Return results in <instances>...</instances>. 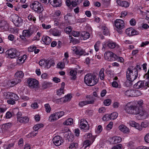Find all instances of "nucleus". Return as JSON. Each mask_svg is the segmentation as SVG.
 Listing matches in <instances>:
<instances>
[{
  "mask_svg": "<svg viewBox=\"0 0 149 149\" xmlns=\"http://www.w3.org/2000/svg\"><path fill=\"white\" fill-rule=\"evenodd\" d=\"M43 125L42 124H36L33 127V129L34 130L35 133H32V136H34L36 135L38 133L37 130L40 128L42 127Z\"/></svg>",
  "mask_w": 149,
  "mask_h": 149,
  "instance_id": "412c9836",
  "label": "nucleus"
},
{
  "mask_svg": "<svg viewBox=\"0 0 149 149\" xmlns=\"http://www.w3.org/2000/svg\"><path fill=\"white\" fill-rule=\"evenodd\" d=\"M101 42L100 41L97 42L94 45L95 50L96 52L98 51Z\"/></svg>",
  "mask_w": 149,
  "mask_h": 149,
  "instance_id": "09e8293b",
  "label": "nucleus"
},
{
  "mask_svg": "<svg viewBox=\"0 0 149 149\" xmlns=\"http://www.w3.org/2000/svg\"><path fill=\"white\" fill-rule=\"evenodd\" d=\"M88 104L87 100L85 101H82L79 103V105L81 107H82Z\"/></svg>",
  "mask_w": 149,
  "mask_h": 149,
  "instance_id": "338daca9",
  "label": "nucleus"
},
{
  "mask_svg": "<svg viewBox=\"0 0 149 149\" xmlns=\"http://www.w3.org/2000/svg\"><path fill=\"white\" fill-rule=\"evenodd\" d=\"M86 98H88V100H87L88 104H93L95 102V98L91 96H87Z\"/></svg>",
  "mask_w": 149,
  "mask_h": 149,
  "instance_id": "c85d7f7f",
  "label": "nucleus"
},
{
  "mask_svg": "<svg viewBox=\"0 0 149 149\" xmlns=\"http://www.w3.org/2000/svg\"><path fill=\"white\" fill-rule=\"evenodd\" d=\"M52 140L53 143L56 146H60L63 142L61 138L59 136H55Z\"/></svg>",
  "mask_w": 149,
  "mask_h": 149,
  "instance_id": "2eb2a0df",
  "label": "nucleus"
},
{
  "mask_svg": "<svg viewBox=\"0 0 149 149\" xmlns=\"http://www.w3.org/2000/svg\"><path fill=\"white\" fill-rule=\"evenodd\" d=\"M65 113L63 111L55 112L52 114L48 118L49 121L51 122H54L64 115Z\"/></svg>",
  "mask_w": 149,
  "mask_h": 149,
  "instance_id": "39448f33",
  "label": "nucleus"
},
{
  "mask_svg": "<svg viewBox=\"0 0 149 149\" xmlns=\"http://www.w3.org/2000/svg\"><path fill=\"white\" fill-rule=\"evenodd\" d=\"M23 72L21 71H18L15 74V76L17 77L22 78L24 76Z\"/></svg>",
  "mask_w": 149,
  "mask_h": 149,
  "instance_id": "58836bf2",
  "label": "nucleus"
},
{
  "mask_svg": "<svg viewBox=\"0 0 149 149\" xmlns=\"http://www.w3.org/2000/svg\"><path fill=\"white\" fill-rule=\"evenodd\" d=\"M129 124L131 126L134 127L138 130L139 131L142 130L141 127L139 123H137L131 120L129 122Z\"/></svg>",
  "mask_w": 149,
  "mask_h": 149,
  "instance_id": "aec40b11",
  "label": "nucleus"
},
{
  "mask_svg": "<svg viewBox=\"0 0 149 149\" xmlns=\"http://www.w3.org/2000/svg\"><path fill=\"white\" fill-rule=\"evenodd\" d=\"M76 74L77 72L75 70H72L70 72V74L72 77L71 78L72 79L74 80L76 78Z\"/></svg>",
  "mask_w": 149,
  "mask_h": 149,
  "instance_id": "72a5a7b5",
  "label": "nucleus"
},
{
  "mask_svg": "<svg viewBox=\"0 0 149 149\" xmlns=\"http://www.w3.org/2000/svg\"><path fill=\"white\" fill-rule=\"evenodd\" d=\"M134 88L136 89H139L141 88H147L149 87V79H146L143 81H139L134 85Z\"/></svg>",
  "mask_w": 149,
  "mask_h": 149,
  "instance_id": "423d86ee",
  "label": "nucleus"
},
{
  "mask_svg": "<svg viewBox=\"0 0 149 149\" xmlns=\"http://www.w3.org/2000/svg\"><path fill=\"white\" fill-rule=\"evenodd\" d=\"M102 119L104 121H109L111 119L109 114H106L102 118Z\"/></svg>",
  "mask_w": 149,
  "mask_h": 149,
  "instance_id": "de8ad7c7",
  "label": "nucleus"
},
{
  "mask_svg": "<svg viewBox=\"0 0 149 149\" xmlns=\"http://www.w3.org/2000/svg\"><path fill=\"white\" fill-rule=\"evenodd\" d=\"M131 90H129L126 91H123V92L124 93L125 95L131 97Z\"/></svg>",
  "mask_w": 149,
  "mask_h": 149,
  "instance_id": "69168bd1",
  "label": "nucleus"
},
{
  "mask_svg": "<svg viewBox=\"0 0 149 149\" xmlns=\"http://www.w3.org/2000/svg\"><path fill=\"white\" fill-rule=\"evenodd\" d=\"M104 69L103 68H102L99 72L100 77V79L103 80L104 78Z\"/></svg>",
  "mask_w": 149,
  "mask_h": 149,
  "instance_id": "37998d69",
  "label": "nucleus"
},
{
  "mask_svg": "<svg viewBox=\"0 0 149 149\" xmlns=\"http://www.w3.org/2000/svg\"><path fill=\"white\" fill-rule=\"evenodd\" d=\"M42 40L44 43L47 45L49 44L51 42L50 38L48 36H43Z\"/></svg>",
  "mask_w": 149,
  "mask_h": 149,
  "instance_id": "bb28decb",
  "label": "nucleus"
},
{
  "mask_svg": "<svg viewBox=\"0 0 149 149\" xmlns=\"http://www.w3.org/2000/svg\"><path fill=\"white\" fill-rule=\"evenodd\" d=\"M111 103V100L110 99H107L104 101V105L106 106L109 105Z\"/></svg>",
  "mask_w": 149,
  "mask_h": 149,
  "instance_id": "864d4df0",
  "label": "nucleus"
},
{
  "mask_svg": "<svg viewBox=\"0 0 149 149\" xmlns=\"http://www.w3.org/2000/svg\"><path fill=\"white\" fill-rule=\"evenodd\" d=\"M102 128L101 125H99L98 126L97 129L96 131V132L97 134L100 133L102 131Z\"/></svg>",
  "mask_w": 149,
  "mask_h": 149,
  "instance_id": "680f3d73",
  "label": "nucleus"
},
{
  "mask_svg": "<svg viewBox=\"0 0 149 149\" xmlns=\"http://www.w3.org/2000/svg\"><path fill=\"white\" fill-rule=\"evenodd\" d=\"M45 111L47 113H49L51 110V108L48 104H46L44 105Z\"/></svg>",
  "mask_w": 149,
  "mask_h": 149,
  "instance_id": "a18cd8bd",
  "label": "nucleus"
},
{
  "mask_svg": "<svg viewBox=\"0 0 149 149\" xmlns=\"http://www.w3.org/2000/svg\"><path fill=\"white\" fill-rule=\"evenodd\" d=\"M14 145V143H12L9 144L8 145H4V148L5 149H10Z\"/></svg>",
  "mask_w": 149,
  "mask_h": 149,
  "instance_id": "4d7b16f0",
  "label": "nucleus"
},
{
  "mask_svg": "<svg viewBox=\"0 0 149 149\" xmlns=\"http://www.w3.org/2000/svg\"><path fill=\"white\" fill-rule=\"evenodd\" d=\"M6 54L11 58H15L19 56V54L18 51L15 49H11L7 50Z\"/></svg>",
  "mask_w": 149,
  "mask_h": 149,
  "instance_id": "6e6552de",
  "label": "nucleus"
},
{
  "mask_svg": "<svg viewBox=\"0 0 149 149\" xmlns=\"http://www.w3.org/2000/svg\"><path fill=\"white\" fill-rule=\"evenodd\" d=\"M28 29L32 35L34 33L37 31L38 28L33 25H31L29 26Z\"/></svg>",
  "mask_w": 149,
  "mask_h": 149,
  "instance_id": "c756f323",
  "label": "nucleus"
},
{
  "mask_svg": "<svg viewBox=\"0 0 149 149\" xmlns=\"http://www.w3.org/2000/svg\"><path fill=\"white\" fill-rule=\"evenodd\" d=\"M27 82L28 85L31 88H36L38 86V82L34 79H29Z\"/></svg>",
  "mask_w": 149,
  "mask_h": 149,
  "instance_id": "ddd939ff",
  "label": "nucleus"
},
{
  "mask_svg": "<svg viewBox=\"0 0 149 149\" xmlns=\"http://www.w3.org/2000/svg\"><path fill=\"white\" fill-rule=\"evenodd\" d=\"M85 136L86 139H89L91 140L90 141H92V142L94 141L95 138V136H92L91 134L90 133L86 134Z\"/></svg>",
  "mask_w": 149,
  "mask_h": 149,
  "instance_id": "cd10ccee",
  "label": "nucleus"
},
{
  "mask_svg": "<svg viewBox=\"0 0 149 149\" xmlns=\"http://www.w3.org/2000/svg\"><path fill=\"white\" fill-rule=\"evenodd\" d=\"M118 113L117 112H114L111 113L109 115L111 119L114 120L116 119L118 116Z\"/></svg>",
  "mask_w": 149,
  "mask_h": 149,
  "instance_id": "79ce46f5",
  "label": "nucleus"
},
{
  "mask_svg": "<svg viewBox=\"0 0 149 149\" xmlns=\"http://www.w3.org/2000/svg\"><path fill=\"white\" fill-rule=\"evenodd\" d=\"M21 80L18 78L10 80L8 81V85L9 87H13L17 84L19 83Z\"/></svg>",
  "mask_w": 149,
  "mask_h": 149,
  "instance_id": "a211bd4d",
  "label": "nucleus"
},
{
  "mask_svg": "<svg viewBox=\"0 0 149 149\" xmlns=\"http://www.w3.org/2000/svg\"><path fill=\"white\" fill-rule=\"evenodd\" d=\"M116 2L118 5L124 7H128L129 5V4L128 2L126 1L117 0Z\"/></svg>",
  "mask_w": 149,
  "mask_h": 149,
  "instance_id": "4be33fe9",
  "label": "nucleus"
},
{
  "mask_svg": "<svg viewBox=\"0 0 149 149\" xmlns=\"http://www.w3.org/2000/svg\"><path fill=\"white\" fill-rule=\"evenodd\" d=\"M102 29L104 34L105 35H107L109 32L108 28L105 26H103L102 27Z\"/></svg>",
  "mask_w": 149,
  "mask_h": 149,
  "instance_id": "c03bdc74",
  "label": "nucleus"
},
{
  "mask_svg": "<svg viewBox=\"0 0 149 149\" xmlns=\"http://www.w3.org/2000/svg\"><path fill=\"white\" fill-rule=\"evenodd\" d=\"M27 57V55L25 54L24 55L22 56L19 57L17 60V63L20 64L23 63L26 59Z\"/></svg>",
  "mask_w": 149,
  "mask_h": 149,
  "instance_id": "5701e85b",
  "label": "nucleus"
},
{
  "mask_svg": "<svg viewBox=\"0 0 149 149\" xmlns=\"http://www.w3.org/2000/svg\"><path fill=\"white\" fill-rule=\"evenodd\" d=\"M61 12L60 10H57L56 11L54 14V17H55V19L56 18V17H58L61 14Z\"/></svg>",
  "mask_w": 149,
  "mask_h": 149,
  "instance_id": "e2e57ef3",
  "label": "nucleus"
},
{
  "mask_svg": "<svg viewBox=\"0 0 149 149\" xmlns=\"http://www.w3.org/2000/svg\"><path fill=\"white\" fill-rule=\"evenodd\" d=\"M79 127L83 131L86 132L89 129L88 122L84 119H82L79 123Z\"/></svg>",
  "mask_w": 149,
  "mask_h": 149,
  "instance_id": "f8f14e48",
  "label": "nucleus"
},
{
  "mask_svg": "<svg viewBox=\"0 0 149 149\" xmlns=\"http://www.w3.org/2000/svg\"><path fill=\"white\" fill-rule=\"evenodd\" d=\"M54 64L55 63L52 61L46 60L44 67L47 69H49L51 66H54Z\"/></svg>",
  "mask_w": 149,
  "mask_h": 149,
  "instance_id": "393cba45",
  "label": "nucleus"
},
{
  "mask_svg": "<svg viewBox=\"0 0 149 149\" xmlns=\"http://www.w3.org/2000/svg\"><path fill=\"white\" fill-rule=\"evenodd\" d=\"M57 95H61L64 94V89L60 88L56 91Z\"/></svg>",
  "mask_w": 149,
  "mask_h": 149,
  "instance_id": "603ef678",
  "label": "nucleus"
},
{
  "mask_svg": "<svg viewBox=\"0 0 149 149\" xmlns=\"http://www.w3.org/2000/svg\"><path fill=\"white\" fill-rule=\"evenodd\" d=\"M65 66V65L62 62H60L57 64V67L58 68L62 69L64 68Z\"/></svg>",
  "mask_w": 149,
  "mask_h": 149,
  "instance_id": "3c124183",
  "label": "nucleus"
},
{
  "mask_svg": "<svg viewBox=\"0 0 149 149\" xmlns=\"http://www.w3.org/2000/svg\"><path fill=\"white\" fill-rule=\"evenodd\" d=\"M46 60H41L39 62V64L40 66L44 67L45 64H46Z\"/></svg>",
  "mask_w": 149,
  "mask_h": 149,
  "instance_id": "13d9d810",
  "label": "nucleus"
},
{
  "mask_svg": "<svg viewBox=\"0 0 149 149\" xmlns=\"http://www.w3.org/2000/svg\"><path fill=\"white\" fill-rule=\"evenodd\" d=\"M104 43V44L103 45L102 48V50L104 51H105V48L107 46L109 48L111 49L116 47L118 48L119 47L118 45L116 43L110 40L105 42Z\"/></svg>",
  "mask_w": 149,
  "mask_h": 149,
  "instance_id": "0eeeda50",
  "label": "nucleus"
},
{
  "mask_svg": "<svg viewBox=\"0 0 149 149\" xmlns=\"http://www.w3.org/2000/svg\"><path fill=\"white\" fill-rule=\"evenodd\" d=\"M73 123V120L71 118H69L66 120L63 123V124L64 125H72Z\"/></svg>",
  "mask_w": 149,
  "mask_h": 149,
  "instance_id": "f704fd0d",
  "label": "nucleus"
},
{
  "mask_svg": "<svg viewBox=\"0 0 149 149\" xmlns=\"http://www.w3.org/2000/svg\"><path fill=\"white\" fill-rule=\"evenodd\" d=\"M12 92H4L3 93V97L5 99H10L11 95H12Z\"/></svg>",
  "mask_w": 149,
  "mask_h": 149,
  "instance_id": "473e14b6",
  "label": "nucleus"
},
{
  "mask_svg": "<svg viewBox=\"0 0 149 149\" xmlns=\"http://www.w3.org/2000/svg\"><path fill=\"white\" fill-rule=\"evenodd\" d=\"M29 121V118L26 116L18 118L17 121L21 123H28Z\"/></svg>",
  "mask_w": 149,
  "mask_h": 149,
  "instance_id": "a878e982",
  "label": "nucleus"
},
{
  "mask_svg": "<svg viewBox=\"0 0 149 149\" xmlns=\"http://www.w3.org/2000/svg\"><path fill=\"white\" fill-rule=\"evenodd\" d=\"M122 147V145L121 144H119L112 147L111 149H121Z\"/></svg>",
  "mask_w": 149,
  "mask_h": 149,
  "instance_id": "6e6d98bb",
  "label": "nucleus"
},
{
  "mask_svg": "<svg viewBox=\"0 0 149 149\" xmlns=\"http://www.w3.org/2000/svg\"><path fill=\"white\" fill-rule=\"evenodd\" d=\"M72 50L74 52V53L78 56H80L82 55H88V53H86L84 50L79 47H73Z\"/></svg>",
  "mask_w": 149,
  "mask_h": 149,
  "instance_id": "1a4fd4ad",
  "label": "nucleus"
},
{
  "mask_svg": "<svg viewBox=\"0 0 149 149\" xmlns=\"http://www.w3.org/2000/svg\"><path fill=\"white\" fill-rule=\"evenodd\" d=\"M119 130L124 133H127L129 132V129L124 125H121L118 127Z\"/></svg>",
  "mask_w": 149,
  "mask_h": 149,
  "instance_id": "b1692460",
  "label": "nucleus"
},
{
  "mask_svg": "<svg viewBox=\"0 0 149 149\" xmlns=\"http://www.w3.org/2000/svg\"><path fill=\"white\" fill-rule=\"evenodd\" d=\"M98 81V79L94 74L88 73L85 76L84 82L88 86H93L95 85Z\"/></svg>",
  "mask_w": 149,
  "mask_h": 149,
  "instance_id": "7ed1b4c3",
  "label": "nucleus"
},
{
  "mask_svg": "<svg viewBox=\"0 0 149 149\" xmlns=\"http://www.w3.org/2000/svg\"><path fill=\"white\" fill-rule=\"evenodd\" d=\"M81 36L83 38L84 40H85L88 38L90 36V34L88 32L84 31L82 32Z\"/></svg>",
  "mask_w": 149,
  "mask_h": 149,
  "instance_id": "2f4dec72",
  "label": "nucleus"
},
{
  "mask_svg": "<svg viewBox=\"0 0 149 149\" xmlns=\"http://www.w3.org/2000/svg\"><path fill=\"white\" fill-rule=\"evenodd\" d=\"M22 34L24 36L28 37H30L32 35L28 29L23 30Z\"/></svg>",
  "mask_w": 149,
  "mask_h": 149,
  "instance_id": "c9c22d12",
  "label": "nucleus"
},
{
  "mask_svg": "<svg viewBox=\"0 0 149 149\" xmlns=\"http://www.w3.org/2000/svg\"><path fill=\"white\" fill-rule=\"evenodd\" d=\"M12 95H11L10 99H11L15 101L17 100L19 98V97L16 94L13 93H12Z\"/></svg>",
  "mask_w": 149,
  "mask_h": 149,
  "instance_id": "a19ab883",
  "label": "nucleus"
},
{
  "mask_svg": "<svg viewBox=\"0 0 149 149\" xmlns=\"http://www.w3.org/2000/svg\"><path fill=\"white\" fill-rule=\"evenodd\" d=\"M36 48V47L35 46L32 45L29 46L28 49V51L29 52H32L34 51V50Z\"/></svg>",
  "mask_w": 149,
  "mask_h": 149,
  "instance_id": "5fc2aeb1",
  "label": "nucleus"
},
{
  "mask_svg": "<svg viewBox=\"0 0 149 149\" xmlns=\"http://www.w3.org/2000/svg\"><path fill=\"white\" fill-rule=\"evenodd\" d=\"M115 26L117 30H121L125 27L123 21L121 19H117L115 22Z\"/></svg>",
  "mask_w": 149,
  "mask_h": 149,
  "instance_id": "4468645a",
  "label": "nucleus"
},
{
  "mask_svg": "<svg viewBox=\"0 0 149 149\" xmlns=\"http://www.w3.org/2000/svg\"><path fill=\"white\" fill-rule=\"evenodd\" d=\"M54 7H58L61 5V0H49V2Z\"/></svg>",
  "mask_w": 149,
  "mask_h": 149,
  "instance_id": "6ab92c4d",
  "label": "nucleus"
},
{
  "mask_svg": "<svg viewBox=\"0 0 149 149\" xmlns=\"http://www.w3.org/2000/svg\"><path fill=\"white\" fill-rule=\"evenodd\" d=\"M81 2L79 1L78 0H72L71 1V4L73 6L75 7Z\"/></svg>",
  "mask_w": 149,
  "mask_h": 149,
  "instance_id": "8fccbe9b",
  "label": "nucleus"
},
{
  "mask_svg": "<svg viewBox=\"0 0 149 149\" xmlns=\"http://www.w3.org/2000/svg\"><path fill=\"white\" fill-rule=\"evenodd\" d=\"M12 20L15 26L17 27L21 26L22 24V20L21 18L17 15L12 16Z\"/></svg>",
  "mask_w": 149,
  "mask_h": 149,
  "instance_id": "9b49d317",
  "label": "nucleus"
},
{
  "mask_svg": "<svg viewBox=\"0 0 149 149\" xmlns=\"http://www.w3.org/2000/svg\"><path fill=\"white\" fill-rule=\"evenodd\" d=\"M126 76L128 80L131 82L133 81L137 77V69L132 66L129 67L126 72Z\"/></svg>",
  "mask_w": 149,
  "mask_h": 149,
  "instance_id": "f03ea898",
  "label": "nucleus"
},
{
  "mask_svg": "<svg viewBox=\"0 0 149 149\" xmlns=\"http://www.w3.org/2000/svg\"><path fill=\"white\" fill-rule=\"evenodd\" d=\"M11 123H8L3 125L2 128L3 130H7L11 126Z\"/></svg>",
  "mask_w": 149,
  "mask_h": 149,
  "instance_id": "4c0bfd02",
  "label": "nucleus"
},
{
  "mask_svg": "<svg viewBox=\"0 0 149 149\" xmlns=\"http://www.w3.org/2000/svg\"><path fill=\"white\" fill-rule=\"evenodd\" d=\"M31 8L34 11L38 13H40L43 10L41 4L38 1H34L30 5Z\"/></svg>",
  "mask_w": 149,
  "mask_h": 149,
  "instance_id": "20e7f679",
  "label": "nucleus"
},
{
  "mask_svg": "<svg viewBox=\"0 0 149 149\" xmlns=\"http://www.w3.org/2000/svg\"><path fill=\"white\" fill-rule=\"evenodd\" d=\"M93 142L89 140H87L85 141L84 142V148L86 149L87 147L89 146Z\"/></svg>",
  "mask_w": 149,
  "mask_h": 149,
  "instance_id": "e433bc0d",
  "label": "nucleus"
},
{
  "mask_svg": "<svg viewBox=\"0 0 149 149\" xmlns=\"http://www.w3.org/2000/svg\"><path fill=\"white\" fill-rule=\"evenodd\" d=\"M113 125V123L112 122H110L106 127L107 129L108 130H110L112 127Z\"/></svg>",
  "mask_w": 149,
  "mask_h": 149,
  "instance_id": "774afa93",
  "label": "nucleus"
},
{
  "mask_svg": "<svg viewBox=\"0 0 149 149\" xmlns=\"http://www.w3.org/2000/svg\"><path fill=\"white\" fill-rule=\"evenodd\" d=\"M52 84L47 82H44L42 84V87L43 88L46 89L47 87L51 86Z\"/></svg>",
  "mask_w": 149,
  "mask_h": 149,
  "instance_id": "49530a36",
  "label": "nucleus"
},
{
  "mask_svg": "<svg viewBox=\"0 0 149 149\" xmlns=\"http://www.w3.org/2000/svg\"><path fill=\"white\" fill-rule=\"evenodd\" d=\"M125 112L129 114H139L141 117L145 118L147 117L146 112L143 110H140L139 107L136 105L133 104L131 103H128L124 107Z\"/></svg>",
  "mask_w": 149,
  "mask_h": 149,
  "instance_id": "f257e3e1",
  "label": "nucleus"
},
{
  "mask_svg": "<svg viewBox=\"0 0 149 149\" xmlns=\"http://www.w3.org/2000/svg\"><path fill=\"white\" fill-rule=\"evenodd\" d=\"M104 56L106 60L112 61L115 59L116 55L111 52L107 51L105 53Z\"/></svg>",
  "mask_w": 149,
  "mask_h": 149,
  "instance_id": "9d476101",
  "label": "nucleus"
},
{
  "mask_svg": "<svg viewBox=\"0 0 149 149\" xmlns=\"http://www.w3.org/2000/svg\"><path fill=\"white\" fill-rule=\"evenodd\" d=\"M72 28L71 26H68L65 29V32L67 34L70 33L72 31Z\"/></svg>",
  "mask_w": 149,
  "mask_h": 149,
  "instance_id": "bf43d9fd",
  "label": "nucleus"
},
{
  "mask_svg": "<svg viewBox=\"0 0 149 149\" xmlns=\"http://www.w3.org/2000/svg\"><path fill=\"white\" fill-rule=\"evenodd\" d=\"M125 33L127 35L129 36L137 35L139 34V32L138 31L131 28L127 29L125 31Z\"/></svg>",
  "mask_w": 149,
  "mask_h": 149,
  "instance_id": "dca6fc26",
  "label": "nucleus"
},
{
  "mask_svg": "<svg viewBox=\"0 0 149 149\" xmlns=\"http://www.w3.org/2000/svg\"><path fill=\"white\" fill-rule=\"evenodd\" d=\"M42 26L44 29H48L51 28V26L50 25H46L45 24L43 23L42 24Z\"/></svg>",
  "mask_w": 149,
  "mask_h": 149,
  "instance_id": "0e129e2a",
  "label": "nucleus"
},
{
  "mask_svg": "<svg viewBox=\"0 0 149 149\" xmlns=\"http://www.w3.org/2000/svg\"><path fill=\"white\" fill-rule=\"evenodd\" d=\"M52 33L53 35L55 36H59L61 34V31L56 29H54L52 30Z\"/></svg>",
  "mask_w": 149,
  "mask_h": 149,
  "instance_id": "7c9ffc66",
  "label": "nucleus"
},
{
  "mask_svg": "<svg viewBox=\"0 0 149 149\" xmlns=\"http://www.w3.org/2000/svg\"><path fill=\"white\" fill-rule=\"evenodd\" d=\"M109 141L111 143L116 144L120 143L122 139L120 136H113L109 139Z\"/></svg>",
  "mask_w": 149,
  "mask_h": 149,
  "instance_id": "f3484780",
  "label": "nucleus"
},
{
  "mask_svg": "<svg viewBox=\"0 0 149 149\" xmlns=\"http://www.w3.org/2000/svg\"><path fill=\"white\" fill-rule=\"evenodd\" d=\"M28 18L29 21H32L35 23L36 19L33 14H30L28 16Z\"/></svg>",
  "mask_w": 149,
  "mask_h": 149,
  "instance_id": "ea45409f",
  "label": "nucleus"
},
{
  "mask_svg": "<svg viewBox=\"0 0 149 149\" xmlns=\"http://www.w3.org/2000/svg\"><path fill=\"white\" fill-rule=\"evenodd\" d=\"M78 146V144L76 143H71L69 148H76Z\"/></svg>",
  "mask_w": 149,
  "mask_h": 149,
  "instance_id": "052dcab7",
  "label": "nucleus"
}]
</instances>
